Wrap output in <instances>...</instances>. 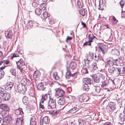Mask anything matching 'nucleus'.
<instances>
[{
    "mask_svg": "<svg viewBox=\"0 0 125 125\" xmlns=\"http://www.w3.org/2000/svg\"><path fill=\"white\" fill-rule=\"evenodd\" d=\"M91 68L93 70H96L98 69L97 66V64L96 63L94 62L93 64L92 65Z\"/></svg>",
    "mask_w": 125,
    "mask_h": 125,
    "instance_id": "obj_36",
    "label": "nucleus"
},
{
    "mask_svg": "<svg viewBox=\"0 0 125 125\" xmlns=\"http://www.w3.org/2000/svg\"><path fill=\"white\" fill-rule=\"evenodd\" d=\"M125 3V1L124 0H121L119 2L120 6L121 8H122L124 6Z\"/></svg>",
    "mask_w": 125,
    "mask_h": 125,
    "instance_id": "obj_44",
    "label": "nucleus"
},
{
    "mask_svg": "<svg viewBox=\"0 0 125 125\" xmlns=\"http://www.w3.org/2000/svg\"><path fill=\"white\" fill-rule=\"evenodd\" d=\"M77 99L81 102H86L89 100V98L88 96L85 94L78 95L77 97Z\"/></svg>",
    "mask_w": 125,
    "mask_h": 125,
    "instance_id": "obj_4",
    "label": "nucleus"
},
{
    "mask_svg": "<svg viewBox=\"0 0 125 125\" xmlns=\"http://www.w3.org/2000/svg\"><path fill=\"white\" fill-rule=\"evenodd\" d=\"M91 42H90L89 41H88L86 42L85 43H83V45H91Z\"/></svg>",
    "mask_w": 125,
    "mask_h": 125,
    "instance_id": "obj_53",
    "label": "nucleus"
},
{
    "mask_svg": "<svg viewBox=\"0 0 125 125\" xmlns=\"http://www.w3.org/2000/svg\"><path fill=\"white\" fill-rule=\"evenodd\" d=\"M40 109L42 111H43L45 110V108L46 109H47V105H44L43 104H40Z\"/></svg>",
    "mask_w": 125,
    "mask_h": 125,
    "instance_id": "obj_25",
    "label": "nucleus"
},
{
    "mask_svg": "<svg viewBox=\"0 0 125 125\" xmlns=\"http://www.w3.org/2000/svg\"><path fill=\"white\" fill-rule=\"evenodd\" d=\"M43 17L45 18H47L49 15L48 14V13L46 11L43 12Z\"/></svg>",
    "mask_w": 125,
    "mask_h": 125,
    "instance_id": "obj_46",
    "label": "nucleus"
},
{
    "mask_svg": "<svg viewBox=\"0 0 125 125\" xmlns=\"http://www.w3.org/2000/svg\"><path fill=\"white\" fill-rule=\"evenodd\" d=\"M79 125H85V123L82 120L79 121Z\"/></svg>",
    "mask_w": 125,
    "mask_h": 125,
    "instance_id": "obj_52",
    "label": "nucleus"
},
{
    "mask_svg": "<svg viewBox=\"0 0 125 125\" xmlns=\"http://www.w3.org/2000/svg\"><path fill=\"white\" fill-rule=\"evenodd\" d=\"M61 98H59V99L58 101V103L59 105H66V103L65 101V99L63 97H61Z\"/></svg>",
    "mask_w": 125,
    "mask_h": 125,
    "instance_id": "obj_12",
    "label": "nucleus"
},
{
    "mask_svg": "<svg viewBox=\"0 0 125 125\" xmlns=\"http://www.w3.org/2000/svg\"><path fill=\"white\" fill-rule=\"evenodd\" d=\"M39 3V1L38 0H35V1L32 3V5L33 7H36Z\"/></svg>",
    "mask_w": 125,
    "mask_h": 125,
    "instance_id": "obj_35",
    "label": "nucleus"
},
{
    "mask_svg": "<svg viewBox=\"0 0 125 125\" xmlns=\"http://www.w3.org/2000/svg\"><path fill=\"white\" fill-rule=\"evenodd\" d=\"M79 110V108L77 107H74L73 108H72L68 112V113H76Z\"/></svg>",
    "mask_w": 125,
    "mask_h": 125,
    "instance_id": "obj_20",
    "label": "nucleus"
},
{
    "mask_svg": "<svg viewBox=\"0 0 125 125\" xmlns=\"http://www.w3.org/2000/svg\"><path fill=\"white\" fill-rule=\"evenodd\" d=\"M47 94H45L44 95H43L42 96V103H43V102L47 98Z\"/></svg>",
    "mask_w": 125,
    "mask_h": 125,
    "instance_id": "obj_34",
    "label": "nucleus"
},
{
    "mask_svg": "<svg viewBox=\"0 0 125 125\" xmlns=\"http://www.w3.org/2000/svg\"><path fill=\"white\" fill-rule=\"evenodd\" d=\"M115 71L117 73V74L119 75L121 74V69L119 67L115 68Z\"/></svg>",
    "mask_w": 125,
    "mask_h": 125,
    "instance_id": "obj_39",
    "label": "nucleus"
},
{
    "mask_svg": "<svg viewBox=\"0 0 125 125\" xmlns=\"http://www.w3.org/2000/svg\"><path fill=\"white\" fill-rule=\"evenodd\" d=\"M18 63L19 65H21L22 66H23L25 64L24 61L22 59H20L18 62H16L17 64Z\"/></svg>",
    "mask_w": 125,
    "mask_h": 125,
    "instance_id": "obj_32",
    "label": "nucleus"
},
{
    "mask_svg": "<svg viewBox=\"0 0 125 125\" xmlns=\"http://www.w3.org/2000/svg\"><path fill=\"white\" fill-rule=\"evenodd\" d=\"M42 10L40 8H38L35 10V12L36 14L37 15H40L42 12Z\"/></svg>",
    "mask_w": 125,
    "mask_h": 125,
    "instance_id": "obj_27",
    "label": "nucleus"
},
{
    "mask_svg": "<svg viewBox=\"0 0 125 125\" xmlns=\"http://www.w3.org/2000/svg\"><path fill=\"white\" fill-rule=\"evenodd\" d=\"M83 72L85 74L88 73L89 71H91V70L90 69V67L89 63H84V64L83 66Z\"/></svg>",
    "mask_w": 125,
    "mask_h": 125,
    "instance_id": "obj_9",
    "label": "nucleus"
},
{
    "mask_svg": "<svg viewBox=\"0 0 125 125\" xmlns=\"http://www.w3.org/2000/svg\"><path fill=\"white\" fill-rule=\"evenodd\" d=\"M18 81H19L21 83V84H22L23 85H30L31 84V81L28 79H26L25 78L23 77H20L18 78Z\"/></svg>",
    "mask_w": 125,
    "mask_h": 125,
    "instance_id": "obj_5",
    "label": "nucleus"
},
{
    "mask_svg": "<svg viewBox=\"0 0 125 125\" xmlns=\"http://www.w3.org/2000/svg\"><path fill=\"white\" fill-rule=\"evenodd\" d=\"M95 88V89L96 91L97 92H99L100 91V88L99 86H97Z\"/></svg>",
    "mask_w": 125,
    "mask_h": 125,
    "instance_id": "obj_54",
    "label": "nucleus"
},
{
    "mask_svg": "<svg viewBox=\"0 0 125 125\" xmlns=\"http://www.w3.org/2000/svg\"><path fill=\"white\" fill-rule=\"evenodd\" d=\"M4 73L2 70L0 71V79H2L3 77Z\"/></svg>",
    "mask_w": 125,
    "mask_h": 125,
    "instance_id": "obj_48",
    "label": "nucleus"
},
{
    "mask_svg": "<svg viewBox=\"0 0 125 125\" xmlns=\"http://www.w3.org/2000/svg\"><path fill=\"white\" fill-rule=\"evenodd\" d=\"M106 108L110 112H111L113 110L112 108H111V107H110V106H109V105L108 106H107Z\"/></svg>",
    "mask_w": 125,
    "mask_h": 125,
    "instance_id": "obj_56",
    "label": "nucleus"
},
{
    "mask_svg": "<svg viewBox=\"0 0 125 125\" xmlns=\"http://www.w3.org/2000/svg\"><path fill=\"white\" fill-rule=\"evenodd\" d=\"M34 22L31 21H28L26 24L27 26H29L30 27H31L33 26Z\"/></svg>",
    "mask_w": 125,
    "mask_h": 125,
    "instance_id": "obj_31",
    "label": "nucleus"
},
{
    "mask_svg": "<svg viewBox=\"0 0 125 125\" xmlns=\"http://www.w3.org/2000/svg\"><path fill=\"white\" fill-rule=\"evenodd\" d=\"M80 13L83 16L85 15V11L84 10H82L79 11Z\"/></svg>",
    "mask_w": 125,
    "mask_h": 125,
    "instance_id": "obj_50",
    "label": "nucleus"
},
{
    "mask_svg": "<svg viewBox=\"0 0 125 125\" xmlns=\"http://www.w3.org/2000/svg\"><path fill=\"white\" fill-rule=\"evenodd\" d=\"M30 125H35L36 122L34 121V119L32 118L31 119H30Z\"/></svg>",
    "mask_w": 125,
    "mask_h": 125,
    "instance_id": "obj_40",
    "label": "nucleus"
},
{
    "mask_svg": "<svg viewBox=\"0 0 125 125\" xmlns=\"http://www.w3.org/2000/svg\"><path fill=\"white\" fill-rule=\"evenodd\" d=\"M48 109H54L57 106L56 103V100L52 99H50L48 102V105H47Z\"/></svg>",
    "mask_w": 125,
    "mask_h": 125,
    "instance_id": "obj_3",
    "label": "nucleus"
},
{
    "mask_svg": "<svg viewBox=\"0 0 125 125\" xmlns=\"http://www.w3.org/2000/svg\"><path fill=\"white\" fill-rule=\"evenodd\" d=\"M73 98H74V96H72L70 95L69 96H67L68 99H70V101H71Z\"/></svg>",
    "mask_w": 125,
    "mask_h": 125,
    "instance_id": "obj_57",
    "label": "nucleus"
},
{
    "mask_svg": "<svg viewBox=\"0 0 125 125\" xmlns=\"http://www.w3.org/2000/svg\"><path fill=\"white\" fill-rule=\"evenodd\" d=\"M13 86V84L12 83L10 82H7L5 86L6 89L7 90H10Z\"/></svg>",
    "mask_w": 125,
    "mask_h": 125,
    "instance_id": "obj_13",
    "label": "nucleus"
},
{
    "mask_svg": "<svg viewBox=\"0 0 125 125\" xmlns=\"http://www.w3.org/2000/svg\"><path fill=\"white\" fill-rule=\"evenodd\" d=\"M103 124L104 125H112L111 123L109 122L105 123Z\"/></svg>",
    "mask_w": 125,
    "mask_h": 125,
    "instance_id": "obj_59",
    "label": "nucleus"
},
{
    "mask_svg": "<svg viewBox=\"0 0 125 125\" xmlns=\"http://www.w3.org/2000/svg\"><path fill=\"white\" fill-rule=\"evenodd\" d=\"M0 114L2 116V119L4 122L7 123L10 122L11 118L10 115H7V114L5 111L1 112Z\"/></svg>",
    "mask_w": 125,
    "mask_h": 125,
    "instance_id": "obj_2",
    "label": "nucleus"
},
{
    "mask_svg": "<svg viewBox=\"0 0 125 125\" xmlns=\"http://www.w3.org/2000/svg\"><path fill=\"white\" fill-rule=\"evenodd\" d=\"M17 89L18 92L24 94L26 91L27 87L25 85L20 84L17 85Z\"/></svg>",
    "mask_w": 125,
    "mask_h": 125,
    "instance_id": "obj_6",
    "label": "nucleus"
},
{
    "mask_svg": "<svg viewBox=\"0 0 125 125\" xmlns=\"http://www.w3.org/2000/svg\"><path fill=\"white\" fill-rule=\"evenodd\" d=\"M98 48L99 51L100 52H102L103 54H104L106 52L107 48L106 45L104 44L101 46H99Z\"/></svg>",
    "mask_w": 125,
    "mask_h": 125,
    "instance_id": "obj_11",
    "label": "nucleus"
},
{
    "mask_svg": "<svg viewBox=\"0 0 125 125\" xmlns=\"http://www.w3.org/2000/svg\"><path fill=\"white\" fill-rule=\"evenodd\" d=\"M81 24L83 26V27H85L86 26V25L85 23L83 22H81Z\"/></svg>",
    "mask_w": 125,
    "mask_h": 125,
    "instance_id": "obj_62",
    "label": "nucleus"
},
{
    "mask_svg": "<svg viewBox=\"0 0 125 125\" xmlns=\"http://www.w3.org/2000/svg\"><path fill=\"white\" fill-rule=\"evenodd\" d=\"M119 117L121 121H123L125 119V115H123L122 113L120 114Z\"/></svg>",
    "mask_w": 125,
    "mask_h": 125,
    "instance_id": "obj_41",
    "label": "nucleus"
},
{
    "mask_svg": "<svg viewBox=\"0 0 125 125\" xmlns=\"http://www.w3.org/2000/svg\"><path fill=\"white\" fill-rule=\"evenodd\" d=\"M19 56V55L17 54H14L12 56V57H16Z\"/></svg>",
    "mask_w": 125,
    "mask_h": 125,
    "instance_id": "obj_60",
    "label": "nucleus"
},
{
    "mask_svg": "<svg viewBox=\"0 0 125 125\" xmlns=\"http://www.w3.org/2000/svg\"><path fill=\"white\" fill-rule=\"evenodd\" d=\"M91 79L89 78H85L83 79V82L85 83H86L87 84H91Z\"/></svg>",
    "mask_w": 125,
    "mask_h": 125,
    "instance_id": "obj_19",
    "label": "nucleus"
},
{
    "mask_svg": "<svg viewBox=\"0 0 125 125\" xmlns=\"http://www.w3.org/2000/svg\"><path fill=\"white\" fill-rule=\"evenodd\" d=\"M83 90L87 91L89 90V87L87 84L84 83L83 86Z\"/></svg>",
    "mask_w": 125,
    "mask_h": 125,
    "instance_id": "obj_29",
    "label": "nucleus"
},
{
    "mask_svg": "<svg viewBox=\"0 0 125 125\" xmlns=\"http://www.w3.org/2000/svg\"><path fill=\"white\" fill-rule=\"evenodd\" d=\"M15 113L17 115L20 114L22 115L24 114L23 112L22 111V109L21 108H19L16 110L15 112Z\"/></svg>",
    "mask_w": 125,
    "mask_h": 125,
    "instance_id": "obj_22",
    "label": "nucleus"
},
{
    "mask_svg": "<svg viewBox=\"0 0 125 125\" xmlns=\"http://www.w3.org/2000/svg\"><path fill=\"white\" fill-rule=\"evenodd\" d=\"M17 64V68L20 70L21 72L22 71V68L21 66V65H19V64L18 63Z\"/></svg>",
    "mask_w": 125,
    "mask_h": 125,
    "instance_id": "obj_51",
    "label": "nucleus"
},
{
    "mask_svg": "<svg viewBox=\"0 0 125 125\" xmlns=\"http://www.w3.org/2000/svg\"><path fill=\"white\" fill-rule=\"evenodd\" d=\"M94 53L91 52H89L87 56V59H84V63H89V61H91L94 59Z\"/></svg>",
    "mask_w": 125,
    "mask_h": 125,
    "instance_id": "obj_7",
    "label": "nucleus"
},
{
    "mask_svg": "<svg viewBox=\"0 0 125 125\" xmlns=\"http://www.w3.org/2000/svg\"><path fill=\"white\" fill-rule=\"evenodd\" d=\"M115 69V67H114L113 66H110L108 69V72L111 74H113Z\"/></svg>",
    "mask_w": 125,
    "mask_h": 125,
    "instance_id": "obj_21",
    "label": "nucleus"
},
{
    "mask_svg": "<svg viewBox=\"0 0 125 125\" xmlns=\"http://www.w3.org/2000/svg\"><path fill=\"white\" fill-rule=\"evenodd\" d=\"M23 122V120L21 118H19L17 119L16 121V122H18L19 124H21Z\"/></svg>",
    "mask_w": 125,
    "mask_h": 125,
    "instance_id": "obj_47",
    "label": "nucleus"
},
{
    "mask_svg": "<svg viewBox=\"0 0 125 125\" xmlns=\"http://www.w3.org/2000/svg\"><path fill=\"white\" fill-rule=\"evenodd\" d=\"M5 35L7 39L11 38L12 37V33L11 32H7L5 33Z\"/></svg>",
    "mask_w": 125,
    "mask_h": 125,
    "instance_id": "obj_23",
    "label": "nucleus"
},
{
    "mask_svg": "<svg viewBox=\"0 0 125 125\" xmlns=\"http://www.w3.org/2000/svg\"><path fill=\"white\" fill-rule=\"evenodd\" d=\"M112 54L114 55H118L119 54V51L116 49H112L111 52Z\"/></svg>",
    "mask_w": 125,
    "mask_h": 125,
    "instance_id": "obj_24",
    "label": "nucleus"
},
{
    "mask_svg": "<svg viewBox=\"0 0 125 125\" xmlns=\"http://www.w3.org/2000/svg\"><path fill=\"white\" fill-rule=\"evenodd\" d=\"M42 123L43 124H47L48 122V118L47 116H45L42 119Z\"/></svg>",
    "mask_w": 125,
    "mask_h": 125,
    "instance_id": "obj_28",
    "label": "nucleus"
},
{
    "mask_svg": "<svg viewBox=\"0 0 125 125\" xmlns=\"http://www.w3.org/2000/svg\"><path fill=\"white\" fill-rule=\"evenodd\" d=\"M46 3H42L40 5V9L42 10H45L46 8Z\"/></svg>",
    "mask_w": 125,
    "mask_h": 125,
    "instance_id": "obj_37",
    "label": "nucleus"
},
{
    "mask_svg": "<svg viewBox=\"0 0 125 125\" xmlns=\"http://www.w3.org/2000/svg\"><path fill=\"white\" fill-rule=\"evenodd\" d=\"M56 94L59 96V98L63 97L65 94V92L62 89L60 88H56L55 90Z\"/></svg>",
    "mask_w": 125,
    "mask_h": 125,
    "instance_id": "obj_8",
    "label": "nucleus"
},
{
    "mask_svg": "<svg viewBox=\"0 0 125 125\" xmlns=\"http://www.w3.org/2000/svg\"><path fill=\"white\" fill-rule=\"evenodd\" d=\"M4 65H5L8 64L10 63V62L8 60L3 61Z\"/></svg>",
    "mask_w": 125,
    "mask_h": 125,
    "instance_id": "obj_55",
    "label": "nucleus"
},
{
    "mask_svg": "<svg viewBox=\"0 0 125 125\" xmlns=\"http://www.w3.org/2000/svg\"><path fill=\"white\" fill-rule=\"evenodd\" d=\"M94 58L93 59L96 62H98L99 59V54L96 55L95 54Z\"/></svg>",
    "mask_w": 125,
    "mask_h": 125,
    "instance_id": "obj_38",
    "label": "nucleus"
},
{
    "mask_svg": "<svg viewBox=\"0 0 125 125\" xmlns=\"http://www.w3.org/2000/svg\"><path fill=\"white\" fill-rule=\"evenodd\" d=\"M10 94L7 93H6L2 96V98L3 99L4 101H8L10 98Z\"/></svg>",
    "mask_w": 125,
    "mask_h": 125,
    "instance_id": "obj_14",
    "label": "nucleus"
},
{
    "mask_svg": "<svg viewBox=\"0 0 125 125\" xmlns=\"http://www.w3.org/2000/svg\"><path fill=\"white\" fill-rule=\"evenodd\" d=\"M6 67V66L4 65V66H2L0 68V70H2L4 69Z\"/></svg>",
    "mask_w": 125,
    "mask_h": 125,
    "instance_id": "obj_63",
    "label": "nucleus"
},
{
    "mask_svg": "<svg viewBox=\"0 0 125 125\" xmlns=\"http://www.w3.org/2000/svg\"><path fill=\"white\" fill-rule=\"evenodd\" d=\"M108 84V83L107 81H105L102 82L101 86L102 87H104L105 86H107Z\"/></svg>",
    "mask_w": 125,
    "mask_h": 125,
    "instance_id": "obj_42",
    "label": "nucleus"
},
{
    "mask_svg": "<svg viewBox=\"0 0 125 125\" xmlns=\"http://www.w3.org/2000/svg\"><path fill=\"white\" fill-rule=\"evenodd\" d=\"M27 99V97H26L24 96L23 97L22 99V102L23 103L26 104L28 102Z\"/></svg>",
    "mask_w": 125,
    "mask_h": 125,
    "instance_id": "obj_43",
    "label": "nucleus"
},
{
    "mask_svg": "<svg viewBox=\"0 0 125 125\" xmlns=\"http://www.w3.org/2000/svg\"><path fill=\"white\" fill-rule=\"evenodd\" d=\"M88 37L89 39V41L91 42L95 41L97 39V38L93 34H89Z\"/></svg>",
    "mask_w": 125,
    "mask_h": 125,
    "instance_id": "obj_15",
    "label": "nucleus"
},
{
    "mask_svg": "<svg viewBox=\"0 0 125 125\" xmlns=\"http://www.w3.org/2000/svg\"><path fill=\"white\" fill-rule=\"evenodd\" d=\"M72 39V37H70L68 36L67 37V39H66V42H67L68 40H71Z\"/></svg>",
    "mask_w": 125,
    "mask_h": 125,
    "instance_id": "obj_58",
    "label": "nucleus"
},
{
    "mask_svg": "<svg viewBox=\"0 0 125 125\" xmlns=\"http://www.w3.org/2000/svg\"><path fill=\"white\" fill-rule=\"evenodd\" d=\"M109 105L113 110H114L116 109V105L115 103L111 102Z\"/></svg>",
    "mask_w": 125,
    "mask_h": 125,
    "instance_id": "obj_26",
    "label": "nucleus"
},
{
    "mask_svg": "<svg viewBox=\"0 0 125 125\" xmlns=\"http://www.w3.org/2000/svg\"><path fill=\"white\" fill-rule=\"evenodd\" d=\"M18 53L19 54H22L23 53V52L22 50H20V51L18 52Z\"/></svg>",
    "mask_w": 125,
    "mask_h": 125,
    "instance_id": "obj_64",
    "label": "nucleus"
},
{
    "mask_svg": "<svg viewBox=\"0 0 125 125\" xmlns=\"http://www.w3.org/2000/svg\"><path fill=\"white\" fill-rule=\"evenodd\" d=\"M0 108L4 110L2 112L8 111L9 110V108L7 105L5 104H1L0 105Z\"/></svg>",
    "mask_w": 125,
    "mask_h": 125,
    "instance_id": "obj_16",
    "label": "nucleus"
},
{
    "mask_svg": "<svg viewBox=\"0 0 125 125\" xmlns=\"http://www.w3.org/2000/svg\"><path fill=\"white\" fill-rule=\"evenodd\" d=\"M70 66L72 69H74L76 67V64L75 62H71L70 63Z\"/></svg>",
    "mask_w": 125,
    "mask_h": 125,
    "instance_id": "obj_30",
    "label": "nucleus"
},
{
    "mask_svg": "<svg viewBox=\"0 0 125 125\" xmlns=\"http://www.w3.org/2000/svg\"><path fill=\"white\" fill-rule=\"evenodd\" d=\"M92 78L95 82L99 83L101 77V75L100 74H97L96 75H92Z\"/></svg>",
    "mask_w": 125,
    "mask_h": 125,
    "instance_id": "obj_10",
    "label": "nucleus"
},
{
    "mask_svg": "<svg viewBox=\"0 0 125 125\" xmlns=\"http://www.w3.org/2000/svg\"><path fill=\"white\" fill-rule=\"evenodd\" d=\"M115 60L113 59H111L107 61V66H113L115 64Z\"/></svg>",
    "mask_w": 125,
    "mask_h": 125,
    "instance_id": "obj_17",
    "label": "nucleus"
},
{
    "mask_svg": "<svg viewBox=\"0 0 125 125\" xmlns=\"http://www.w3.org/2000/svg\"><path fill=\"white\" fill-rule=\"evenodd\" d=\"M42 82L39 83L37 86V88L39 90H44L45 89L46 86L48 83V80L47 79L45 78L42 80Z\"/></svg>",
    "mask_w": 125,
    "mask_h": 125,
    "instance_id": "obj_1",
    "label": "nucleus"
},
{
    "mask_svg": "<svg viewBox=\"0 0 125 125\" xmlns=\"http://www.w3.org/2000/svg\"><path fill=\"white\" fill-rule=\"evenodd\" d=\"M5 93V90L4 89L0 87V95L2 96Z\"/></svg>",
    "mask_w": 125,
    "mask_h": 125,
    "instance_id": "obj_33",
    "label": "nucleus"
},
{
    "mask_svg": "<svg viewBox=\"0 0 125 125\" xmlns=\"http://www.w3.org/2000/svg\"><path fill=\"white\" fill-rule=\"evenodd\" d=\"M53 77L56 80H58L59 79V77L57 74L56 73H54L53 74Z\"/></svg>",
    "mask_w": 125,
    "mask_h": 125,
    "instance_id": "obj_45",
    "label": "nucleus"
},
{
    "mask_svg": "<svg viewBox=\"0 0 125 125\" xmlns=\"http://www.w3.org/2000/svg\"><path fill=\"white\" fill-rule=\"evenodd\" d=\"M2 53L0 51V58L2 59L3 58Z\"/></svg>",
    "mask_w": 125,
    "mask_h": 125,
    "instance_id": "obj_61",
    "label": "nucleus"
},
{
    "mask_svg": "<svg viewBox=\"0 0 125 125\" xmlns=\"http://www.w3.org/2000/svg\"><path fill=\"white\" fill-rule=\"evenodd\" d=\"M66 74L69 77H70L71 76L73 77L76 76L77 74V73L76 72L73 73L72 72H71L68 69Z\"/></svg>",
    "mask_w": 125,
    "mask_h": 125,
    "instance_id": "obj_18",
    "label": "nucleus"
},
{
    "mask_svg": "<svg viewBox=\"0 0 125 125\" xmlns=\"http://www.w3.org/2000/svg\"><path fill=\"white\" fill-rule=\"evenodd\" d=\"M10 72L11 74L13 76H15L16 74V70L14 69H11L10 71Z\"/></svg>",
    "mask_w": 125,
    "mask_h": 125,
    "instance_id": "obj_49",
    "label": "nucleus"
}]
</instances>
